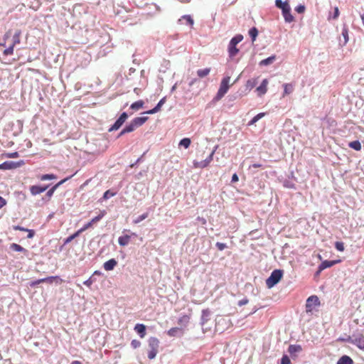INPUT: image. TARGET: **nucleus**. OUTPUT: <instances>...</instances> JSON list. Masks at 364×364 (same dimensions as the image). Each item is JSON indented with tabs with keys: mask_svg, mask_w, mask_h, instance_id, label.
I'll return each instance as SVG.
<instances>
[{
	"mask_svg": "<svg viewBox=\"0 0 364 364\" xmlns=\"http://www.w3.org/2000/svg\"><path fill=\"white\" fill-rule=\"evenodd\" d=\"M215 246L220 251H223V250H225L227 247V245L225 243H223V242H216Z\"/></svg>",
	"mask_w": 364,
	"mask_h": 364,
	"instance_id": "53",
	"label": "nucleus"
},
{
	"mask_svg": "<svg viewBox=\"0 0 364 364\" xmlns=\"http://www.w3.org/2000/svg\"><path fill=\"white\" fill-rule=\"evenodd\" d=\"M242 39V35L237 34L230 40L228 45V53L230 58L235 57L238 53L239 49L237 48V45L241 42Z\"/></svg>",
	"mask_w": 364,
	"mask_h": 364,
	"instance_id": "1",
	"label": "nucleus"
},
{
	"mask_svg": "<svg viewBox=\"0 0 364 364\" xmlns=\"http://www.w3.org/2000/svg\"><path fill=\"white\" fill-rule=\"evenodd\" d=\"M282 12V15L284 16V21L287 23H291L294 20V16H292L291 13V7H288L287 9H284Z\"/></svg>",
	"mask_w": 364,
	"mask_h": 364,
	"instance_id": "19",
	"label": "nucleus"
},
{
	"mask_svg": "<svg viewBox=\"0 0 364 364\" xmlns=\"http://www.w3.org/2000/svg\"><path fill=\"white\" fill-rule=\"evenodd\" d=\"M148 344L150 350H158L159 347V341L156 337H150L148 340Z\"/></svg>",
	"mask_w": 364,
	"mask_h": 364,
	"instance_id": "18",
	"label": "nucleus"
},
{
	"mask_svg": "<svg viewBox=\"0 0 364 364\" xmlns=\"http://www.w3.org/2000/svg\"><path fill=\"white\" fill-rule=\"evenodd\" d=\"M281 364H291L290 358L287 355H283L281 359Z\"/></svg>",
	"mask_w": 364,
	"mask_h": 364,
	"instance_id": "49",
	"label": "nucleus"
},
{
	"mask_svg": "<svg viewBox=\"0 0 364 364\" xmlns=\"http://www.w3.org/2000/svg\"><path fill=\"white\" fill-rule=\"evenodd\" d=\"M102 274V272L100 271L96 270V271L94 272V273L92 274V276H94V277H95V276H97H97H100Z\"/></svg>",
	"mask_w": 364,
	"mask_h": 364,
	"instance_id": "64",
	"label": "nucleus"
},
{
	"mask_svg": "<svg viewBox=\"0 0 364 364\" xmlns=\"http://www.w3.org/2000/svg\"><path fill=\"white\" fill-rule=\"evenodd\" d=\"M342 36L344 38L343 45H346L348 41V29L346 24L343 25L342 29Z\"/></svg>",
	"mask_w": 364,
	"mask_h": 364,
	"instance_id": "34",
	"label": "nucleus"
},
{
	"mask_svg": "<svg viewBox=\"0 0 364 364\" xmlns=\"http://www.w3.org/2000/svg\"><path fill=\"white\" fill-rule=\"evenodd\" d=\"M339 262V260H324L318 266V270L316 273V275H318L323 270L326 268L331 267L334 264Z\"/></svg>",
	"mask_w": 364,
	"mask_h": 364,
	"instance_id": "10",
	"label": "nucleus"
},
{
	"mask_svg": "<svg viewBox=\"0 0 364 364\" xmlns=\"http://www.w3.org/2000/svg\"><path fill=\"white\" fill-rule=\"evenodd\" d=\"M130 241V236L128 235H125L123 236H120L118 238V243L120 246H127Z\"/></svg>",
	"mask_w": 364,
	"mask_h": 364,
	"instance_id": "27",
	"label": "nucleus"
},
{
	"mask_svg": "<svg viewBox=\"0 0 364 364\" xmlns=\"http://www.w3.org/2000/svg\"><path fill=\"white\" fill-rule=\"evenodd\" d=\"M23 164V161H21L19 162L7 161L2 164H0V169L11 170V169H14V168H16L19 167Z\"/></svg>",
	"mask_w": 364,
	"mask_h": 364,
	"instance_id": "9",
	"label": "nucleus"
},
{
	"mask_svg": "<svg viewBox=\"0 0 364 364\" xmlns=\"http://www.w3.org/2000/svg\"><path fill=\"white\" fill-rule=\"evenodd\" d=\"M218 146H215L214 149L211 151V153L209 154V156L205 159L201 161H194L193 165L195 168H204L207 167L210 163L213 161L214 154L217 149Z\"/></svg>",
	"mask_w": 364,
	"mask_h": 364,
	"instance_id": "6",
	"label": "nucleus"
},
{
	"mask_svg": "<svg viewBox=\"0 0 364 364\" xmlns=\"http://www.w3.org/2000/svg\"><path fill=\"white\" fill-rule=\"evenodd\" d=\"M158 353V350H149L148 352V358L150 360L154 359Z\"/></svg>",
	"mask_w": 364,
	"mask_h": 364,
	"instance_id": "46",
	"label": "nucleus"
},
{
	"mask_svg": "<svg viewBox=\"0 0 364 364\" xmlns=\"http://www.w3.org/2000/svg\"><path fill=\"white\" fill-rule=\"evenodd\" d=\"M284 94H289L293 90L292 86L291 85L284 84Z\"/></svg>",
	"mask_w": 364,
	"mask_h": 364,
	"instance_id": "50",
	"label": "nucleus"
},
{
	"mask_svg": "<svg viewBox=\"0 0 364 364\" xmlns=\"http://www.w3.org/2000/svg\"><path fill=\"white\" fill-rule=\"evenodd\" d=\"M167 334L171 337H181L183 334V331L181 328L178 327H173L170 328L167 331Z\"/></svg>",
	"mask_w": 364,
	"mask_h": 364,
	"instance_id": "15",
	"label": "nucleus"
},
{
	"mask_svg": "<svg viewBox=\"0 0 364 364\" xmlns=\"http://www.w3.org/2000/svg\"><path fill=\"white\" fill-rule=\"evenodd\" d=\"M82 232H80V229L75 232L74 234L70 235L64 240V245H67L70 243L73 240H74L75 237H77Z\"/></svg>",
	"mask_w": 364,
	"mask_h": 364,
	"instance_id": "38",
	"label": "nucleus"
},
{
	"mask_svg": "<svg viewBox=\"0 0 364 364\" xmlns=\"http://www.w3.org/2000/svg\"><path fill=\"white\" fill-rule=\"evenodd\" d=\"M19 156L18 153L17 151H14V152H12V153H9L7 154V156L9 158H18Z\"/></svg>",
	"mask_w": 364,
	"mask_h": 364,
	"instance_id": "59",
	"label": "nucleus"
},
{
	"mask_svg": "<svg viewBox=\"0 0 364 364\" xmlns=\"http://www.w3.org/2000/svg\"><path fill=\"white\" fill-rule=\"evenodd\" d=\"M41 283H43V282L41 281V279H37V280H35V281H32L29 283V286L31 287H36L38 284H41Z\"/></svg>",
	"mask_w": 364,
	"mask_h": 364,
	"instance_id": "54",
	"label": "nucleus"
},
{
	"mask_svg": "<svg viewBox=\"0 0 364 364\" xmlns=\"http://www.w3.org/2000/svg\"><path fill=\"white\" fill-rule=\"evenodd\" d=\"M10 249L16 252H23L26 256L28 255V250L16 243L11 244Z\"/></svg>",
	"mask_w": 364,
	"mask_h": 364,
	"instance_id": "21",
	"label": "nucleus"
},
{
	"mask_svg": "<svg viewBox=\"0 0 364 364\" xmlns=\"http://www.w3.org/2000/svg\"><path fill=\"white\" fill-rule=\"evenodd\" d=\"M339 14H340V12H339V9L337 6L334 7L333 9V15L331 14V13L329 14L328 16V20H330V19H337L339 16Z\"/></svg>",
	"mask_w": 364,
	"mask_h": 364,
	"instance_id": "41",
	"label": "nucleus"
},
{
	"mask_svg": "<svg viewBox=\"0 0 364 364\" xmlns=\"http://www.w3.org/2000/svg\"><path fill=\"white\" fill-rule=\"evenodd\" d=\"M48 187H49L48 185H46V186H37V185L31 186L30 187V192H31V193L33 196H36V195L40 194V193L44 192L45 191H46L48 188Z\"/></svg>",
	"mask_w": 364,
	"mask_h": 364,
	"instance_id": "12",
	"label": "nucleus"
},
{
	"mask_svg": "<svg viewBox=\"0 0 364 364\" xmlns=\"http://www.w3.org/2000/svg\"><path fill=\"white\" fill-rule=\"evenodd\" d=\"M230 80V77H229V76H227V77H225L223 78V80L220 82V85L219 90H218L215 97H214V100H215V101L220 100L228 92L229 87H230V85H229Z\"/></svg>",
	"mask_w": 364,
	"mask_h": 364,
	"instance_id": "2",
	"label": "nucleus"
},
{
	"mask_svg": "<svg viewBox=\"0 0 364 364\" xmlns=\"http://www.w3.org/2000/svg\"><path fill=\"white\" fill-rule=\"evenodd\" d=\"M73 175L69 176V177H67L63 180H61L60 181H59L58 183H57L55 185H54L52 188H50L46 193V196L48 198V200H49L53 195L54 192L56 191V189L60 186H61L63 183H64L66 181H68V179H70Z\"/></svg>",
	"mask_w": 364,
	"mask_h": 364,
	"instance_id": "11",
	"label": "nucleus"
},
{
	"mask_svg": "<svg viewBox=\"0 0 364 364\" xmlns=\"http://www.w3.org/2000/svg\"><path fill=\"white\" fill-rule=\"evenodd\" d=\"M349 146L355 151H360L361 149V144L358 140L350 142Z\"/></svg>",
	"mask_w": 364,
	"mask_h": 364,
	"instance_id": "37",
	"label": "nucleus"
},
{
	"mask_svg": "<svg viewBox=\"0 0 364 364\" xmlns=\"http://www.w3.org/2000/svg\"><path fill=\"white\" fill-rule=\"evenodd\" d=\"M238 180H239V178H238L237 173H234L232 176L231 182L235 183V182L238 181Z\"/></svg>",
	"mask_w": 364,
	"mask_h": 364,
	"instance_id": "61",
	"label": "nucleus"
},
{
	"mask_svg": "<svg viewBox=\"0 0 364 364\" xmlns=\"http://www.w3.org/2000/svg\"><path fill=\"white\" fill-rule=\"evenodd\" d=\"M117 265V260L115 259H110L103 264V267L106 271H111L113 270Z\"/></svg>",
	"mask_w": 364,
	"mask_h": 364,
	"instance_id": "17",
	"label": "nucleus"
},
{
	"mask_svg": "<svg viewBox=\"0 0 364 364\" xmlns=\"http://www.w3.org/2000/svg\"><path fill=\"white\" fill-rule=\"evenodd\" d=\"M147 120V117H138L133 119L131 122L133 123L135 128H137L143 125Z\"/></svg>",
	"mask_w": 364,
	"mask_h": 364,
	"instance_id": "20",
	"label": "nucleus"
},
{
	"mask_svg": "<svg viewBox=\"0 0 364 364\" xmlns=\"http://www.w3.org/2000/svg\"><path fill=\"white\" fill-rule=\"evenodd\" d=\"M96 282V278L94 277V276H91L90 278H88L87 280H85L83 284L88 287H90L92 286V284Z\"/></svg>",
	"mask_w": 364,
	"mask_h": 364,
	"instance_id": "44",
	"label": "nucleus"
},
{
	"mask_svg": "<svg viewBox=\"0 0 364 364\" xmlns=\"http://www.w3.org/2000/svg\"><path fill=\"white\" fill-rule=\"evenodd\" d=\"M144 102L142 100H138L132 103L130 108L134 110H138L143 107Z\"/></svg>",
	"mask_w": 364,
	"mask_h": 364,
	"instance_id": "36",
	"label": "nucleus"
},
{
	"mask_svg": "<svg viewBox=\"0 0 364 364\" xmlns=\"http://www.w3.org/2000/svg\"><path fill=\"white\" fill-rule=\"evenodd\" d=\"M258 35V30L256 27H252L249 30V36L252 39V41L254 42L256 40V38Z\"/></svg>",
	"mask_w": 364,
	"mask_h": 364,
	"instance_id": "35",
	"label": "nucleus"
},
{
	"mask_svg": "<svg viewBox=\"0 0 364 364\" xmlns=\"http://www.w3.org/2000/svg\"><path fill=\"white\" fill-rule=\"evenodd\" d=\"M105 214H106L105 210L100 211V213L97 216L93 218L90 222L85 224L80 229V232H82L85 231L86 230H87L88 228H91L94 223L99 222L105 216Z\"/></svg>",
	"mask_w": 364,
	"mask_h": 364,
	"instance_id": "8",
	"label": "nucleus"
},
{
	"mask_svg": "<svg viewBox=\"0 0 364 364\" xmlns=\"http://www.w3.org/2000/svg\"><path fill=\"white\" fill-rule=\"evenodd\" d=\"M335 247L337 250L343 252L344 250V244L342 242H336Z\"/></svg>",
	"mask_w": 364,
	"mask_h": 364,
	"instance_id": "47",
	"label": "nucleus"
},
{
	"mask_svg": "<svg viewBox=\"0 0 364 364\" xmlns=\"http://www.w3.org/2000/svg\"><path fill=\"white\" fill-rule=\"evenodd\" d=\"M210 311L209 309H203L200 318V324L204 326L210 319Z\"/></svg>",
	"mask_w": 364,
	"mask_h": 364,
	"instance_id": "23",
	"label": "nucleus"
},
{
	"mask_svg": "<svg viewBox=\"0 0 364 364\" xmlns=\"http://www.w3.org/2000/svg\"><path fill=\"white\" fill-rule=\"evenodd\" d=\"M353 359L346 355H342L338 360L337 361V364H353Z\"/></svg>",
	"mask_w": 364,
	"mask_h": 364,
	"instance_id": "26",
	"label": "nucleus"
},
{
	"mask_svg": "<svg viewBox=\"0 0 364 364\" xmlns=\"http://www.w3.org/2000/svg\"><path fill=\"white\" fill-rule=\"evenodd\" d=\"M116 194H117L116 191H113L109 189V190L106 191L104 193L102 198L104 200H107V199L114 196Z\"/></svg>",
	"mask_w": 364,
	"mask_h": 364,
	"instance_id": "40",
	"label": "nucleus"
},
{
	"mask_svg": "<svg viewBox=\"0 0 364 364\" xmlns=\"http://www.w3.org/2000/svg\"><path fill=\"white\" fill-rule=\"evenodd\" d=\"M6 204V200L0 196V208H3Z\"/></svg>",
	"mask_w": 364,
	"mask_h": 364,
	"instance_id": "60",
	"label": "nucleus"
},
{
	"mask_svg": "<svg viewBox=\"0 0 364 364\" xmlns=\"http://www.w3.org/2000/svg\"><path fill=\"white\" fill-rule=\"evenodd\" d=\"M267 85H268L267 79H264L262 80V82H261L260 85L257 87L256 90L258 92L259 96H262L267 92Z\"/></svg>",
	"mask_w": 364,
	"mask_h": 364,
	"instance_id": "14",
	"label": "nucleus"
},
{
	"mask_svg": "<svg viewBox=\"0 0 364 364\" xmlns=\"http://www.w3.org/2000/svg\"><path fill=\"white\" fill-rule=\"evenodd\" d=\"M14 46H10L9 48H7L6 49H5L4 50V55H11L14 53Z\"/></svg>",
	"mask_w": 364,
	"mask_h": 364,
	"instance_id": "48",
	"label": "nucleus"
},
{
	"mask_svg": "<svg viewBox=\"0 0 364 364\" xmlns=\"http://www.w3.org/2000/svg\"><path fill=\"white\" fill-rule=\"evenodd\" d=\"M283 276V271L281 269H274L270 276L266 280V285L268 288H272L275 286L282 279Z\"/></svg>",
	"mask_w": 364,
	"mask_h": 364,
	"instance_id": "3",
	"label": "nucleus"
},
{
	"mask_svg": "<svg viewBox=\"0 0 364 364\" xmlns=\"http://www.w3.org/2000/svg\"><path fill=\"white\" fill-rule=\"evenodd\" d=\"M127 118H128L127 113L125 112H122L121 114V115L119 116V117L113 124V125H112L109 128L108 132H111L113 131L118 130L122 126V124L125 122V121L127 119Z\"/></svg>",
	"mask_w": 364,
	"mask_h": 364,
	"instance_id": "5",
	"label": "nucleus"
},
{
	"mask_svg": "<svg viewBox=\"0 0 364 364\" xmlns=\"http://www.w3.org/2000/svg\"><path fill=\"white\" fill-rule=\"evenodd\" d=\"M249 300L247 298H244L238 301V306H242L248 304Z\"/></svg>",
	"mask_w": 364,
	"mask_h": 364,
	"instance_id": "55",
	"label": "nucleus"
},
{
	"mask_svg": "<svg viewBox=\"0 0 364 364\" xmlns=\"http://www.w3.org/2000/svg\"><path fill=\"white\" fill-rule=\"evenodd\" d=\"M262 167V165L261 164H257V163H255V164H252L251 166H250V168H261Z\"/></svg>",
	"mask_w": 364,
	"mask_h": 364,
	"instance_id": "62",
	"label": "nucleus"
},
{
	"mask_svg": "<svg viewBox=\"0 0 364 364\" xmlns=\"http://www.w3.org/2000/svg\"><path fill=\"white\" fill-rule=\"evenodd\" d=\"M302 348L299 345H290L288 348V351L290 354L300 352Z\"/></svg>",
	"mask_w": 364,
	"mask_h": 364,
	"instance_id": "33",
	"label": "nucleus"
},
{
	"mask_svg": "<svg viewBox=\"0 0 364 364\" xmlns=\"http://www.w3.org/2000/svg\"><path fill=\"white\" fill-rule=\"evenodd\" d=\"M210 72V68H206L204 69H199L197 70V75L199 77L203 78L209 75Z\"/></svg>",
	"mask_w": 364,
	"mask_h": 364,
	"instance_id": "32",
	"label": "nucleus"
},
{
	"mask_svg": "<svg viewBox=\"0 0 364 364\" xmlns=\"http://www.w3.org/2000/svg\"><path fill=\"white\" fill-rule=\"evenodd\" d=\"M56 176L54 174H43L41 176V181H47V180H52L56 178Z\"/></svg>",
	"mask_w": 364,
	"mask_h": 364,
	"instance_id": "45",
	"label": "nucleus"
},
{
	"mask_svg": "<svg viewBox=\"0 0 364 364\" xmlns=\"http://www.w3.org/2000/svg\"><path fill=\"white\" fill-rule=\"evenodd\" d=\"M149 216V213H144L141 215L138 216L134 220V223L135 224L141 223L142 220H145Z\"/></svg>",
	"mask_w": 364,
	"mask_h": 364,
	"instance_id": "42",
	"label": "nucleus"
},
{
	"mask_svg": "<svg viewBox=\"0 0 364 364\" xmlns=\"http://www.w3.org/2000/svg\"><path fill=\"white\" fill-rule=\"evenodd\" d=\"M134 331L140 338H143L146 335V326L143 323H137L134 326Z\"/></svg>",
	"mask_w": 364,
	"mask_h": 364,
	"instance_id": "16",
	"label": "nucleus"
},
{
	"mask_svg": "<svg viewBox=\"0 0 364 364\" xmlns=\"http://www.w3.org/2000/svg\"><path fill=\"white\" fill-rule=\"evenodd\" d=\"M275 6L280 9L282 11L290 6L287 1H283L282 0H275Z\"/></svg>",
	"mask_w": 364,
	"mask_h": 364,
	"instance_id": "28",
	"label": "nucleus"
},
{
	"mask_svg": "<svg viewBox=\"0 0 364 364\" xmlns=\"http://www.w3.org/2000/svg\"><path fill=\"white\" fill-rule=\"evenodd\" d=\"M345 341L364 350V336L363 334L353 333L352 336H349Z\"/></svg>",
	"mask_w": 364,
	"mask_h": 364,
	"instance_id": "4",
	"label": "nucleus"
},
{
	"mask_svg": "<svg viewBox=\"0 0 364 364\" xmlns=\"http://www.w3.org/2000/svg\"><path fill=\"white\" fill-rule=\"evenodd\" d=\"M305 9H306L305 6L302 5V4H299L297 6H296V8H295V11L298 14H303L305 11Z\"/></svg>",
	"mask_w": 364,
	"mask_h": 364,
	"instance_id": "51",
	"label": "nucleus"
},
{
	"mask_svg": "<svg viewBox=\"0 0 364 364\" xmlns=\"http://www.w3.org/2000/svg\"><path fill=\"white\" fill-rule=\"evenodd\" d=\"M140 346H141V342L138 340L134 339L131 342V346L134 349L139 348Z\"/></svg>",
	"mask_w": 364,
	"mask_h": 364,
	"instance_id": "52",
	"label": "nucleus"
},
{
	"mask_svg": "<svg viewBox=\"0 0 364 364\" xmlns=\"http://www.w3.org/2000/svg\"><path fill=\"white\" fill-rule=\"evenodd\" d=\"M13 229L14 230H20V231H23V232L27 231V228H23L22 226H20V225H14V226H13Z\"/></svg>",
	"mask_w": 364,
	"mask_h": 364,
	"instance_id": "57",
	"label": "nucleus"
},
{
	"mask_svg": "<svg viewBox=\"0 0 364 364\" xmlns=\"http://www.w3.org/2000/svg\"><path fill=\"white\" fill-rule=\"evenodd\" d=\"M41 281L44 282H47L49 284H52L55 282L57 284H60L62 282V279L58 276H50L45 278L41 279Z\"/></svg>",
	"mask_w": 364,
	"mask_h": 364,
	"instance_id": "22",
	"label": "nucleus"
},
{
	"mask_svg": "<svg viewBox=\"0 0 364 364\" xmlns=\"http://www.w3.org/2000/svg\"><path fill=\"white\" fill-rule=\"evenodd\" d=\"M28 232V235H27V237L31 239V238H33L34 237V235H35V231L33 230H30V229H28L27 228V231Z\"/></svg>",
	"mask_w": 364,
	"mask_h": 364,
	"instance_id": "58",
	"label": "nucleus"
},
{
	"mask_svg": "<svg viewBox=\"0 0 364 364\" xmlns=\"http://www.w3.org/2000/svg\"><path fill=\"white\" fill-rule=\"evenodd\" d=\"M190 317L188 315H183L178 320V323L183 326H186L189 323Z\"/></svg>",
	"mask_w": 364,
	"mask_h": 364,
	"instance_id": "30",
	"label": "nucleus"
},
{
	"mask_svg": "<svg viewBox=\"0 0 364 364\" xmlns=\"http://www.w3.org/2000/svg\"><path fill=\"white\" fill-rule=\"evenodd\" d=\"M255 86V81L252 80H248L247 82V87L252 89Z\"/></svg>",
	"mask_w": 364,
	"mask_h": 364,
	"instance_id": "56",
	"label": "nucleus"
},
{
	"mask_svg": "<svg viewBox=\"0 0 364 364\" xmlns=\"http://www.w3.org/2000/svg\"><path fill=\"white\" fill-rule=\"evenodd\" d=\"M191 139L189 138H183L179 142V146H183L185 149H187L191 145Z\"/></svg>",
	"mask_w": 364,
	"mask_h": 364,
	"instance_id": "39",
	"label": "nucleus"
},
{
	"mask_svg": "<svg viewBox=\"0 0 364 364\" xmlns=\"http://www.w3.org/2000/svg\"><path fill=\"white\" fill-rule=\"evenodd\" d=\"M197 220L201 222L202 224L205 225L206 223V220L203 218L198 217Z\"/></svg>",
	"mask_w": 364,
	"mask_h": 364,
	"instance_id": "63",
	"label": "nucleus"
},
{
	"mask_svg": "<svg viewBox=\"0 0 364 364\" xmlns=\"http://www.w3.org/2000/svg\"><path fill=\"white\" fill-rule=\"evenodd\" d=\"M135 127L134 126L133 123L131 122L129 124H127L125 127L124 128V132L127 133L132 132L134 131Z\"/></svg>",
	"mask_w": 364,
	"mask_h": 364,
	"instance_id": "43",
	"label": "nucleus"
},
{
	"mask_svg": "<svg viewBox=\"0 0 364 364\" xmlns=\"http://www.w3.org/2000/svg\"><path fill=\"white\" fill-rule=\"evenodd\" d=\"M178 21L181 22V23L182 24H186L190 26H193V20L189 15L183 16L181 18L178 20Z\"/></svg>",
	"mask_w": 364,
	"mask_h": 364,
	"instance_id": "25",
	"label": "nucleus"
},
{
	"mask_svg": "<svg viewBox=\"0 0 364 364\" xmlns=\"http://www.w3.org/2000/svg\"><path fill=\"white\" fill-rule=\"evenodd\" d=\"M166 101V97H164L162 99H161L159 100L158 104L153 109H149L146 112H144L143 114H153L158 112L161 109V107L164 105Z\"/></svg>",
	"mask_w": 364,
	"mask_h": 364,
	"instance_id": "13",
	"label": "nucleus"
},
{
	"mask_svg": "<svg viewBox=\"0 0 364 364\" xmlns=\"http://www.w3.org/2000/svg\"><path fill=\"white\" fill-rule=\"evenodd\" d=\"M265 115L264 112H260L255 116L247 124L248 126L254 125L257 121L262 119Z\"/></svg>",
	"mask_w": 364,
	"mask_h": 364,
	"instance_id": "31",
	"label": "nucleus"
},
{
	"mask_svg": "<svg viewBox=\"0 0 364 364\" xmlns=\"http://www.w3.org/2000/svg\"><path fill=\"white\" fill-rule=\"evenodd\" d=\"M320 305L318 297L316 295L309 296L306 303V311L307 312L311 311L315 306Z\"/></svg>",
	"mask_w": 364,
	"mask_h": 364,
	"instance_id": "7",
	"label": "nucleus"
},
{
	"mask_svg": "<svg viewBox=\"0 0 364 364\" xmlns=\"http://www.w3.org/2000/svg\"><path fill=\"white\" fill-rule=\"evenodd\" d=\"M21 35V31L20 30H17L14 35L13 36V38H12V44L11 46H13L14 47L17 45V44H19L21 43V39H20V36Z\"/></svg>",
	"mask_w": 364,
	"mask_h": 364,
	"instance_id": "29",
	"label": "nucleus"
},
{
	"mask_svg": "<svg viewBox=\"0 0 364 364\" xmlns=\"http://www.w3.org/2000/svg\"><path fill=\"white\" fill-rule=\"evenodd\" d=\"M277 57L275 55H272L262 60H261L259 63V66H267L269 65H271L272 64L275 60H276Z\"/></svg>",
	"mask_w": 364,
	"mask_h": 364,
	"instance_id": "24",
	"label": "nucleus"
}]
</instances>
